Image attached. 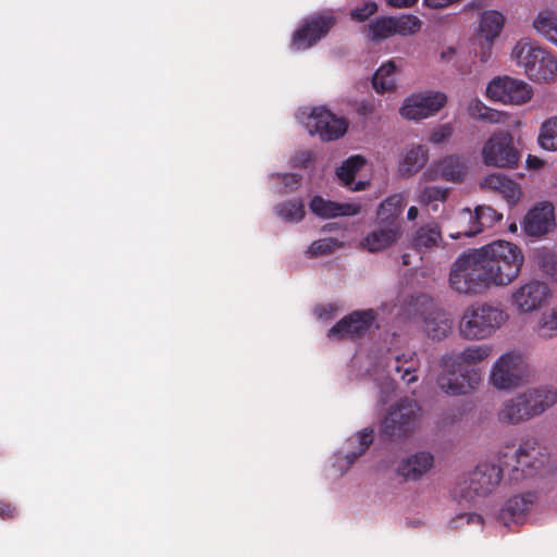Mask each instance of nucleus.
<instances>
[{"instance_id":"nucleus-1","label":"nucleus","mask_w":557,"mask_h":557,"mask_svg":"<svg viewBox=\"0 0 557 557\" xmlns=\"http://www.w3.org/2000/svg\"><path fill=\"white\" fill-rule=\"evenodd\" d=\"M488 288L510 285L524 262L521 249L507 240H495L476 248Z\"/></svg>"},{"instance_id":"nucleus-2","label":"nucleus","mask_w":557,"mask_h":557,"mask_svg":"<svg viewBox=\"0 0 557 557\" xmlns=\"http://www.w3.org/2000/svg\"><path fill=\"white\" fill-rule=\"evenodd\" d=\"M492 354L487 344L471 345L460 352H450L442 357V372L437 377L438 387L446 394L463 395L471 388L472 374L468 370L485 360Z\"/></svg>"},{"instance_id":"nucleus-3","label":"nucleus","mask_w":557,"mask_h":557,"mask_svg":"<svg viewBox=\"0 0 557 557\" xmlns=\"http://www.w3.org/2000/svg\"><path fill=\"white\" fill-rule=\"evenodd\" d=\"M548 457L547 447L533 437L521 442L518 448L507 445L496 455L512 482L535 476L545 468Z\"/></svg>"},{"instance_id":"nucleus-4","label":"nucleus","mask_w":557,"mask_h":557,"mask_svg":"<svg viewBox=\"0 0 557 557\" xmlns=\"http://www.w3.org/2000/svg\"><path fill=\"white\" fill-rule=\"evenodd\" d=\"M503 309L490 304H474L462 313L459 322L460 336L468 341L490 338L507 321Z\"/></svg>"},{"instance_id":"nucleus-5","label":"nucleus","mask_w":557,"mask_h":557,"mask_svg":"<svg viewBox=\"0 0 557 557\" xmlns=\"http://www.w3.org/2000/svg\"><path fill=\"white\" fill-rule=\"evenodd\" d=\"M511 58L532 81L548 82L557 76V60L554 55L527 38L515 45Z\"/></svg>"},{"instance_id":"nucleus-6","label":"nucleus","mask_w":557,"mask_h":557,"mask_svg":"<svg viewBox=\"0 0 557 557\" xmlns=\"http://www.w3.org/2000/svg\"><path fill=\"white\" fill-rule=\"evenodd\" d=\"M475 249L461 253L449 272V287L458 294L476 296L488 289L480 258Z\"/></svg>"},{"instance_id":"nucleus-7","label":"nucleus","mask_w":557,"mask_h":557,"mask_svg":"<svg viewBox=\"0 0 557 557\" xmlns=\"http://www.w3.org/2000/svg\"><path fill=\"white\" fill-rule=\"evenodd\" d=\"M504 466L497 460L496 462H480L473 471H471L466 480L458 486L460 499L466 503H474L476 498L491 494L499 485Z\"/></svg>"},{"instance_id":"nucleus-8","label":"nucleus","mask_w":557,"mask_h":557,"mask_svg":"<svg viewBox=\"0 0 557 557\" xmlns=\"http://www.w3.org/2000/svg\"><path fill=\"white\" fill-rule=\"evenodd\" d=\"M481 157L487 166L513 169L518 165L521 153L515 146L513 135L508 131L498 129L484 141Z\"/></svg>"},{"instance_id":"nucleus-9","label":"nucleus","mask_w":557,"mask_h":557,"mask_svg":"<svg viewBox=\"0 0 557 557\" xmlns=\"http://www.w3.org/2000/svg\"><path fill=\"white\" fill-rule=\"evenodd\" d=\"M527 372L525 356L520 351H508L495 361L490 382L497 389L515 388L523 383Z\"/></svg>"},{"instance_id":"nucleus-10","label":"nucleus","mask_w":557,"mask_h":557,"mask_svg":"<svg viewBox=\"0 0 557 557\" xmlns=\"http://www.w3.org/2000/svg\"><path fill=\"white\" fill-rule=\"evenodd\" d=\"M419 406L414 400L401 399L393 406L382 424V435L391 441L410 435L417 421Z\"/></svg>"},{"instance_id":"nucleus-11","label":"nucleus","mask_w":557,"mask_h":557,"mask_svg":"<svg viewBox=\"0 0 557 557\" xmlns=\"http://www.w3.org/2000/svg\"><path fill=\"white\" fill-rule=\"evenodd\" d=\"M486 96L504 104L520 106L531 100L533 90L524 81L509 76L493 78L486 87Z\"/></svg>"},{"instance_id":"nucleus-12","label":"nucleus","mask_w":557,"mask_h":557,"mask_svg":"<svg viewBox=\"0 0 557 557\" xmlns=\"http://www.w3.org/2000/svg\"><path fill=\"white\" fill-rule=\"evenodd\" d=\"M550 295L546 283L539 280H530L515 288L509 297L511 306L519 313H531L540 310Z\"/></svg>"},{"instance_id":"nucleus-13","label":"nucleus","mask_w":557,"mask_h":557,"mask_svg":"<svg viewBox=\"0 0 557 557\" xmlns=\"http://www.w3.org/2000/svg\"><path fill=\"white\" fill-rule=\"evenodd\" d=\"M502 218L503 214L488 206H479L473 212L465 208L457 213L456 221L458 224H467V226L456 233H450L449 236L454 239L472 237L481 233L484 228L492 227L496 222L500 221Z\"/></svg>"},{"instance_id":"nucleus-14","label":"nucleus","mask_w":557,"mask_h":557,"mask_svg":"<svg viewBox=\"0 0 557 557\" xmlns=\"http://www.w3.org/2000/svg\"><path fill=\"white\" fill-rule=\"evenodd\" d=\"M305 127L311 135L318 134L322 140H335L346 133L347 122L325 107H317L307 116Z\"/></svg>"},{"instance_id":"nucleus-15","label":"nucleus","mask_w":557,"mask_h":557,"mask_svg":"<svg viewBox=\"0 0 557 557\" xmlns=\"http://www.w3.org/2000/svg\"><path fill=\"white\" fill-rule=\"evenodd\" d=\"M447 101L441 91H424L407 97L400 108V114L407 120H422L438 112Z\"/></svg>"},{"instance_id":"nucleus-16","label":"nucleus","mask_w":557,"mask_h":557,"mask_svg":"<svg viewBox=\"0 0 557 557\" xmlns=\"http://www.w3.org/2000/svg\"><path fill=\"white\" fill-rule=\"evenodd\" d=\"M376 313L373 309L357 310L346 315L332 326L327 333L331 338H358L373 326Z\"/></svg>"},{"instance_id":"nucleus-17","label":"nucleus","mask_w":557,"mask_h":557,"mask_svg":"<svg viewBox=\"0 0 557 557\" xmlns=\"http://www.w3.org/2000/svg\"><path fill=\"white\" fill-rule=\"evenodd\" d=\"M469 160L460 154H448L433 162L422 174L424 181L444 180L462 182L467 175Z\"/></svg>"},{"instance_id":"nucleus-18","label":"nucleus","mask_w":557,"mask_h":557,"mask_svg":"<svg viewBox=\"0 0 557 557\" xmlns=\"http://www.w3.org/2000/svg\"><path fill=\"white\" fill-rule=\"evenodd\" d=\"M334 23L331 15H315L304 21L294 33L292 48L297 51L309 49L329 33Z\"/></svg>"},{"instance_id":"nucleus-19","label":"nucleus","mask_w":557,"mask_h":557,"mask_svg":"<svg viewBox=\"0 0 557 557\" xmlns=\"http://www.w3.org/2000/svg\"><path fill=\"white\" fill-rule=\"evenodd\" d=\"M556 226L555 208L548 201L535 203L524 215L523 232L530 237H541L553 231Z\"/></svg>"},{"instance_id":"nucleus-20","label":"nucleus","mask_w":557,"mask_h":557,"mask_svg":"<svg viewBox=\"0 0 557 557\" xmlns=\"http://www.w3.org/2000/svg\"><path fill=\"white\" fill-rule=\"evenodd\" d=\"M535 494L527 493L509 498L498 513V520L506 527L523 524L535 502Z\"/></svg>"},{"instance_id":"nucleus-21","label":"nucleus","mask_w":557,"mask_h":557,"mask_svg":"<svg viewBox=\"0 0 557 557\" xmlns=\"http://www.w3.org/2000/svg\"><path fill=\"white\" fill-rule=\"evenodd\" d=\"M309 208L313 214L321 219H334L338 216H355L361 212V205L358 202H337L314 196Z\"/></svg>"},{"instance_id":"nucleus-22","label":"nucleus","mask_w":557,"mask_h":557,"mask_svg":"<svg viewBox=\"0 0 557 557\" xmlns=\"http://www.w3.org/2000/svg\"><path fill=\"white\" fill-rule=\"evenodd\" d=\"M373 442V430L363 429L355 436L348 438L347 444L356 449L348 450L344 456L336 455L333 467L339 471L341 474L346 472L350 466L360 457Z\"/></svg>"},{"instance_id":"nucleus-23","label":"nucleus","mask_w":557,"mask_h":557,"mask_svg":"<svg viewBox=\"0 0 557 557\" xmlns=\"http://www.w3.org/2000/svg\"><path fill=\"white\" fill-rule=\"evenodd\" d=\"M434 465V457L429 451H418L404 458L398 467L397 473L406 481H417L425 475Z\"/></svg>"},{"instance_id":"nucleus-24","label":"nucleus","mask_w":557,"mask_h":557,"mask_svg":"<svg viewBox=\"0 0 557 557\" xmlns=\"http://www.w3.org/2000/svg\"><path fill=\"white\" fill-rule=\"evenodd\" d=\"M399 236V225L379 224L376 228L369 232L362 239V246L370 252L381 251L396 243Z\"/></svg>"},{"instance_id":"nucleus-25","label":"nucleus","mask_w":557,"mask_h":557,"mask_svg":"<svg viewBox=\"0 0 557 557\" xmlns=\"http://www.w3.org/2000/svg\"><path fill=\"white\" fill-rule=\"evenodd\" d=\"M420 367V361L416 352L409 351L403 355H396L393 359L388 360L386 364V372L389 375L393 371L399 374L400 379L407 384L416 383L418 375L416 372Z\"/></svg>"},{"instance_id":"nucleus-26","label":"nucleus","mask_w":557,"mask_h":557,"mask_svg":"<svg viewBox=\"0 0 557 557\" xmlns=\"http://www.w3.org/2000/svg\"><path fill=\"white\" fill-rule=\"evenodd\" d=\"M534 32L557 48V9L543 8L532 21Z\"/></svg>"},{"instance_id":"nucleus-27","label":"nucleus","mask_w":557,"mask_h":557,"mask_svg":"<svg viewBox=\"0 0 557 557\" xmlns=\"http://www.w3.org/2000/svg\"><path fill=\"white\" fill-rule=\"evenodd\" d=\"M481 187L499 193L510 202H516L520 196L518 184L500 173H493L484 177Z\"/></svg>"},{"instance_id":"nucleus-28","label":"nucleus","mask_w":557,"mask_h":557,"mask_svg":"<svg viewBox=\"0 0 557 557\" xmlns=\"http://www.w3.org/2000/svg\"><path fill=\"white\" fill-rule=\"evenodd\" d=\"M451 321L446 312L433 309L423 319V331L432 339L442 341L449 334Z\"/></svg>"},{"instance_id":"nucleus-29","label":"nucleus","mask_w":557,"mask_h":557,"mask_svg":"<svg viewBox=\"0 0 557 557\" xmlns=\"http://www.w3.org/2000/svg\"><path fill=\"white\" fill-rule=\"evenodd\" d=\"M366 160L361 156H352L348 158L343 164L336 170V176L342 184L354 191L363 190L368 182L359 181L355 183L356 174L364 165Z\"/></svg>"},{"instance_id":"nucleus-30","label":"nucleus","mask_w":557,"mask_h":557,"mask_svg":"<svg viewBox=\"0 0 557 557\" xmlns=\"http://www.w3.org/2000/svg\"><path fill=\"white\" fill-rule=\"evenodd\" d=\"M429 160V149L425 145H414L406 149L399 163L401 175L410 176L419 172Z\"/></svg>"},{"instance_id":"nucleus-31","label":"nucleus","mask_w":557,"mask_h":557,"mask_svg":"<svg viewBox=\"0 0 557 557\" xmlns=\"http://www.w3.org/2000/svg\"><path fill=\"white\" fill-rule=\"evenodd\" d=\"M398 64L396 60H387L373 74L372 86L376 92H389L396 89Z\"/></svg>"},{"instance_id":"nucleus-32","label":"nucleus","mask_w":557,"mask_h":557,"mask_svg":"<svg viewBox=\"0 0 557 557\" xmlns=\"http://www.w3.org/2000/svg\"><path fill=\"white\" fill-rule=\"evenodd\" d=\"M442 242L441 228L436 223H429L419 227L411 239V247L418 252L437 247Z\"/></svg>"},{"instance_id":"nucleus-33","label":"nucleus","mask_w":557,"mask_h":557,"mask_svg":"<svg viewBox=\"0 0 557 557\" xmlns=\"http://www.w3.org/2000/svg\"><path fill=\"white\" fill-rule=\"evenodd\" d=\"M405 207V198L401 194H394L387 197L377 208L376 216L379 224L399 225L397 220Z\"/></svg>"},{"instance_id":"nucleus-34","label":"nucleus","mask_w":557,"mask_h":557,"mask_svg":"<svg viewBox=\"0 0 557 557\" xmlns=\"http://www.w3.org/2000/svg\"><path fill=\"white\" fill-rule=\"evenodd\" d=\"M504 15L495 10L484 11L480 17L479 33L487 44H492L502 33Z\"/></svg>"},{"instance_id":"nucleus-35","label":"nucleus","mask_w":557,"mask_h":557,"mask_svg":"<svg viewBox=\"0 0 557 557\" xmlns=\"http://www.w3.org/2000/svg\"><path fill=\"white\" fill-rule=\"evenodd\" d=\"M525 409L522 408L521 403L516 395L505 400L498 412L497 419L499 423L507 425H517L524 421H528Z\"/></svg>"},{"instance_id":"nucleus-36","label":"nucleus","mask_w":557,"mask_h":557,"mask_svg":"<svg viewBox=\"0 0 557 557\" xmlns=\"http://www.w3.org/2000/svg\"><path fill=\"white\" fill-rule=\"evenodd\" d=\"M434 309L433 299L425 294L411 296L403 308L408 319H424Z\"/></svg>"},{"instance_id":"nucleus-37","label":"nucleus","mask_w":557,"mask_h":557,"mask_svg":"<svg viewBox=\"0 0 557 557\" xmlns=\"http://www.w3.org/2000/svg\"><path fill=\"white\" fill-rule=\"evenodd\" d=\"M447 196L448 188L446 187L424 186L419 191L418 201L431 211L437 212L440 206L446 201Z\"/></svg>"},{"instance_id":"nucleus-38","label":"nucleus","mask_w":557,"mask_h":557,"mask_svg":"<svg viewBox=\"0 0 557 557\" xmlns=\"http://www.w3.org/2000/svg\"><path fill=\"white\" fill-rule=\"evenodd\" d=\"M274 211L284 222L298 223L305 216V205L300 198H296L277 203Z\"/></svg>"},{"instance_id":"nucleus-39","label":"nucleus","mask_w":557,"mask_h":557,"mask_svg":"<svg viewBox=\"0 0 557 557\" xmlns=\"http://www.w3.org/2000/svg\"><path fill=\"white\" fill-rule=\"evenodd\" d=\"M532 405L540 406L541 414L557 403V391L550 386H541L524 391Z\"/></svg>"},{"instance_id":"nucleus-40","label":"nucleus","mask_w":557,"mask_h":557,"mask_svg":"<svg viewBox=\"0 0 557 557\" xmlns=\"http://www.w3.org/2000/svg\"><path fill=\"white\" fill-rule=\"evenodd\" d=\"M468 113L474 120L488 123H500L505 114L485 106L480 99L474 98L468 104Z\"/></svg>"},{"instance_id":"nucleus-41","label":"nucleus","mask_w":557,"mask_h":557,"mask_svg":"<svg viewBox=\"0 0 557 557\" xmlns=\"http://www.w3.org/2000/svg\"><path fill=\"white\" fill-rule=\"evenodd\" d=\"M394 34L401 37H408L417 34L422 26L421 20L413 14H401L392 16Z\"/></svg>"},{"instance_id":"nucleus-42","label":"nucleus","mask_w":557,"mask_h":557,"mask_svg":"<svg viewBox=\"0 0 557 557\" xmlns=\"http://www.w3.org/2000/svg\"><path fill=\"white\" fill-rule=\"evenodd\" d=\"M537 141L544 150L557 151V116H552L542 123Z\"/></svg>"},{"instance_id":"nucleus-43","label":"nucleus","mask_w":557,"mask_h":557,"mask_svg":"<svg viewBox=\"0 0 557 557\" xmlns=\"http://www.w3.org/2000/svg\"><path fill=\"white\" fill-rule=\"evenodd\" d=\"M270 180L273 185L274 193L283 195L295 191L300 185L301 176L295 173H274L270 175Z\"/></svg>"},{"instance_id":"nucleus-44","label":"nucleus","mask_w":557,"mask_h":557,"mask_svg":"<svg viewBox=\"0 0 557 557\" xmlns=\"http://www.w3.org/2000/svg\"><path fill=\"white\" fill-rule=\"evenodd\" d=\"M392 16L377 17L368 25V37L379 41L395 36Z\"/></svg>"},{"instance_id":"nucleus-45","label":"nucleus","mask_w":557,"mask_h":557,"mask_svg":"<svg viewBox=\"0 0 557 557\" xmlns=\"http://www.w3.org/2000/svg\"><path fill=\"white\" fill-rule=\"evenodd\" d=\"M536 334L542 338L557 336V306L543 312L535 327Z\"/></svg>"},{"instance_id":"nucleus-46","label":"nucleus","mask_w":557,"mask_h":557,"mask_svg":"<svg viewBox=\"0 0 557 557\" xmlns=\"http://www.w3.org/2000/svg\"><path fill=\"white\" fill-rule=\"evenodd\" d=\"M339 246V242L334 238H322L313 242L309 248L308 253L311 256H320L332 252L336 247Z\"/></svg>"},{"instance_id":"nucleus-47","label":"nucleus","mask_w":557,"mask_h":557,"mask_svg":"<svg viewBox=\"0 0 557 557\" xmlns=\"http://www.w3.org/2000/svg\"><path fill=\"white\" fill-rule=\"evenodd\" d=\"M540 268L547 276L557 280V253H544L540 260Z\"/></svg>"},{"instance_id":"nucleus-48","label":"nucleus","mask_w":557,"mask_h":557,"mask_svg":"<svg viewBox=\"0 0 557 557\" xmlns=\"http://www.w3.org/2000/svg\"><path fill=\"white\" fill-rule=\"evenodd\" d=\"M377 11V4L374 1L364 3L362 7L351 11L350 16L357 22H364Z\"/></svg>"},{"instance_id":"nucleus-49","label":"nucleus","mask_w":557,"mask_h":557,"mask_svg":"<svg viewBox=\"0 0 557 557\" xmlns=\"http://www.w3.org/2000/svg\"><path fill=\"white\" fill-rule=\"evenodd\" d=\"M453 134V128L449 124L440 125L437 128L433 129L430 134L429 140L434 145H440L445 143L450 138Z\"/></svg>"},{"instance_id":"nucleus-50","label":"nucleus","mask_w":557,"mask_h":557,"mask_svg":"<svg viewBox=\"0 0 557 557\" xmlns=\"http://www.w3.org/2000/svg\"><path fill=\"white\" fill-rule=\"evenodd\" d=\"M517 396L521 403L522 408L525 409L524 411L527 412L528 420L541 416L540 406L537 407L535 405H532V403L530 401V399H528V396L525 395L524 392L517 394Z\"/></svg>"},{"instance_id":"nucleus-51","label":"nucleus","mask_w":557,"mask_h":557,"mask_svg":"<svg viewBox=\"0 0 557 557\" xmlns=\"http://www.w3.org/2000/svg\"><path fill=\"white\" fill-rule=\"evenodd\" d=\"M466 521L467 524H482L483 518L476 513H461L451 520L455 528L459 527V522Z\"/></svg>"},{"instance_id":"nucleus-52","label":"nucleus","mask_w":557,"mask_h":557,"mask_svg":"<svg viewBox=\"0 0 557 557\" xmlns=\"http://www.w3.org/2000/svg\"><path fill=\"white\" fill-rule=\"evenodd\" d=\"M312 161V153L310 151H298L292 158L294 166L306 168Z\"/></svg>"},{"instance_id":"nucleus-53","label":"nucleus","mask_w":557,"mask_h":557,"mask_svg":"<svg viewBox=\"0 0 557 557\" xmlns=\"http://www.w3.org/2000/svg\"><path fill=\"white\" fill-rule=\"evenodd\" d=\"M16 508L0 502V518L2 519H9L13 518L16 515Z\"/></svg>"},{"instance_id":"nucleus-54","label":"nucleus","mask_w":557,"mask_h":557,"mask_svg":"<svg viewBox=\"0 0 557 557\" xmlns=\"http://www.w3.org/2000/svg\"><path fill=\"white\" fill-rule=\"evenodd\" d=\"M387 4L392 8H410L418 2V0H387Z\"/></svg>"},{"instance_id":"nucleus-55","label":"nucleus","mask_w":557,"mask_h":557,"mask_svg":"<svg viewBox=\"0 0 557 557\" xmlns=\"http://www.w3.org/2000/svg\"><path fill=\"white\" fill-rule=\"evenodd\" d=\"M423 3L430 9H442L450 4L449 0H423Z\"/></svg>"},{"instance_id":"nucleus-56","label":"nucleus","mask_w":557,"mask_h":557,"mask_svg":"<svg viewBox=\"0 0 557 557\" xmlns=\"http://www.w3.org/2000/svg\"><path fill=\"white\" fill-rule=\"evenodd\" d=\"M456 55V49L453 47H447L442 50L441 59L445 62H450Z\"/></svg>"},{"instance_id":"nucleus-57","label":"nucleus","mask_w":557,"mask_h":557,"mask_svg":"<svg viewBox=\"0 0 557 557\" xmlns=\"http://www.w3.org/2000/svg\"><path fill=\"white\" fill-rule=\"evenodd\" d=\"M527 162L530 168H540L543 163L539 158L532 156L528 157Z\"/></svg>"},{"instance_id":"nucleus-58","label":"nucleus","mask_w":557,"mask_h":557,"mask_svg":"<svg viewBox=\"0 0 557 557\" xmlns=\"http://www.w3.org/2000/svg\"><path fill=\"white\" fill-rule=\"evenodd\" d=\"M418 214H419V210L417 207L414 206H411L408 211H407V218L408 220L410 221H413L418 218Z\"/></svg>"},{"instance_id":"nucleus-59","label":"nucleus","mask_w":557,"mask_h":557,"mask_svg":"<svg viewBox=\"0 0 557 557\" xmlns=\"http://www.w3.org/2000/svg\"><path fill=\"white\" fill-rule=\"evenodd\" d=\"M380 379H382V381H383L382 384H383V386H384L386 392L393 388L392 383H391L388 376L381 375Z\"/></svg>"},{"instance_id":"nucleus-60","label":"nucleus","mask_w":557,"mask_h":557,"mask_svg":"<svg viewBox=\"0 0 557 557\" xmlns=\"http://www.w3.org/2000/svg\"><path fill=\"white\" fill-rule=\"evenodd\" d=\"M315 312H317V314H318L320 318H323V317L325 315V313H326V308H324V307H323V308H317V309H315Z\"/></svg>"},{"instance_id":"nucleus-61","label":"nucleus","mask_w":557,"mask_h":557,"mask_svg":"<svg viewBox=\"0 0 557 557\" xmlns=\"http://www.w3.org/2000/svg\"><path fill=\"white\" fill-rule=\"evenodd\" d=\"M409 256L407 253L403 255V263L408 265L409 264V260H408Z\"/></svg>"},{"instance_id":"nucleus-62","label":"nucleus","mask_w":557,"mask_h":557,"mask_svg":"<svg viewBox=\"0 0 557 557\" xmlns=\"http://www.w3.org/2000/svg\"><path fill=\"white\" fill-rule=\"evenodd\" d=\"M369 374H370L371 376H375V375H376V370H375V369H371V370H369Z\"/></svg>"}]
</instances>
